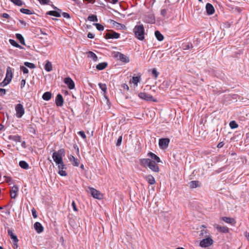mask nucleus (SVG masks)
Masks as SVG:
<instances>
[{
    "label": "nucleus",
    "mask_w": 249,
    "mask_h": 249,
    "mask_svg": "<svg viewBox=\"0 0 249 249\" xmlns=\"http://www.w3.org/2000/svg\"><path fill=\"white\" fill-rule=\"evenodd\" d=\"M152 74L154 76L155 78L157 79L158 77L159 72L157 71L156 69L154 68L152 70Z\"/></svg>",
    "instance_id": "44"
},
{
    "label": "nucleus",
    "mask_w": 249,
    "mask_h": 249,
    "mask_svg": "<svg viewBox=\"0 0 249 249\" xmlns=\"http://www.w3.org/2000/svg\"><path fill=\"white\" fill-rule=\"evenodd\" d=\"M58 174L61 176H66L67 174L66 172L63 170H59Z\"/></svg>",
    "instance_id": "49"
},
{
    "label": "nucleus",
    "mask_w": 249,
    "mask_h": 249,
    "mask_svg": "<svg viewBox=\"0 0 249 249\" xmlns=\"http://www.w3.org/2000/svg\"><path fill=\"white\" fill-rule=\"evenodd\" d=\"M141 80V76H133L132 78L130 80V83H132L134 84L136 87L138 86V83Z\"/></svg>",
    "instance_id": "22"
},
{
    "label": "nucleus",
    "mask_w": 249,
    "mask_h": 249,
    "mask_svg": "<svg viewBox=\"0 0 249 249\" xmlns=\"http://www.w3.org/2000/svg\"><path fill=\"white\" fill-rule=\"evenodd\" d=\"M89 193L94 198L102 199L103 198V195L100 191L92 187H89Z\"/></svg>",
    "instance_id": "4"
},
{
    "label": "nucleus",
    "mask_w": 249,
    "mask_h": 249,
    "mask_svg": "<svg viewBox=\"0 0 249 249\" xmlns=\"http://www.w3.org/2000/svg\"><path fill=\"white\" fill-rule=\"evenodd\" d=\"M87 36L89 38H93L94 37V35L92 33H89Z\"/></svg>",
    "instance_id": "62"
},
{
    "label": "nucleus",
    "mask_w": 249,
    "mask_h": 249,
    "mask_svg": "<svg viewBox=\"0 0 249 249\" xmlns=\"http://www.w3.org/2000/svg\"><path fill=\"white\" fill-rule=\"evenodd\" d=\"M18 191L17 185H14L10 191L11 197L12 198H15L17 197V193Z\"/></svg>",
    "instance_id": "16"
},
{
    "label": "nucleus",
    "mask_w": 249,
    "mask_h": 249,
    "mask_svg": "<svg viewBox=\"0 0 249 249\" xmlns=\"http://www.w3.org/2000/svg\"><path fill=\"white\" fill-rule=\"evenodd\" d=\"M88 19L90 21H98L97 16L94 15H89L88 18Z\"/></svg>",
    "instance_id": "37"
},
{
    "label": "nucleus",
    "mask_w": 249,
    "mask_h": 249,
    "mask_svg": "<svg viewBox=\"0 0 249 249\" xmlns=\"http://www.w3.org/2000/svg\"><path fill=\"white\" fill-rule=\"evenodd\" d=\"M122 141V136H120L119 137V138L117 140V142L116 143V146H120L121 144Z\"/></svg>",
    "instance_id": "46"
},
{
    "label": "nucleus",
    "mask_w": 249,
    "mask_h": 249,
    "mask_svg": "<svg viewBox=\"0 0 249 249\" xmlns=\"http://www.w3.org/2000/svg\"><path fill=\"white\" fill-rule=\"evenodd\" d=\"M20 12L26 15H31L33 13L31 10L25 8H21L20 9Z\"/></svg>",
    "instance_id": "36"
},
{
    "label": "nucleus",
    "mask_w": 249,
    "mask_h": 249,
    "mask_svg": "<svg viewBox=\"0 0 249 249\" xmlns=\"http://www.w3.org/2000/svg\"><path fill=\"white\" fill-rule=\"evenodd\" d=\"M19 22L24 27L26 25V23L24 20H19Z\"/></svg>",
    "instance_id": "63"
},
{
    "label": "nucleus",
    "mask_w": 249,
    "mask_h": 249,
    "mask_svg": "<svg viewBox=\"0 0 249 249\" xmlns=\"http://www.w3.org/2000/svg\"><path fill=\"white\" fill-rule=\"evenodd\" d=\"M64 82L68 86L69 89H72L74 88V83L70 77L65 78L64 80Z\"/></svg>",
    "instance_id": "9"
},
{
    "label": "nucleus",
    "mask_w": 249,
    "mask_h": 249,
    "mask_svg": "<svg viewBox=\"0 0 249 249\" xmlns=\"http://www.w3.org/2000/svg\"><path fill=\"white\" fill-rule=\"evenodd\" d=\"M184 47V50H189L193 48V45L191 43H189L185 45Z\"/></svg>",
    "instance_id": "48"
},
{
    "label": "nucleus",
    "mask_w": 249,
    "mask_h": 249,
    "mask_svg": "<svg viewBox=\"0 0 249 249\" xmlns=\"http://www.w3.org/2000/svg\"><path fill=\"white\" fill-rule=\"evenodd\" d=\"M10 43L13 46L16 47L17 48H18L21 49H23V48L19 45L15 40L13 39H9Z\"/></svg>",
    "instance_id": "35"
},
{
    "label": "nucleus",
    "mask_w": 249,
    "mask_h": 249,
    "mask_svg": "<svg viewBox=\"0 0 249 249\" xmlns=\"http://www.w3.org/2000/svg\"><path fill=\"white\" fill-rule=\"evenodd\" d=\"M15 5L17 6H22L23 2L21 0H10Z\"/></svg>",
    "instance_id": "38"
},
{
    "label": "nucleus",
    "mask_w": 249,
    "mask_h": 249,
    "mask_svg": "<svg viewBox=\"0 0 249 249\" xmlns=\"http://www.w3.org/2000/svg\"><path fill=\"white\" fill-rule=\"evenodd\" d=\"M13 76V72L10 67H8L6 70V78L9 80V82H11Z\"/></svg>",
    "instance_id": "21"
},
{
    "label": "nucleus",
    "mask_w": 249,
    "mask_h": 249,
    "mask_svg": "<svg viewBox=\"0 0 249 249\" xmlns=\"http://www.w3.org/2000/svg\"><path fill=\"white\" fill-rule=\"evenodd\" d=\"M52 97V94L50 92H46L42 95V98L45 101H49Z\"/></svg>",
    "instance_id": "31"
},
{
    "label": "nucleus",
    "mask_w": 249,
    "mask_h": 249,
    "mask_svg": "<svg viewBox=\"0 0 249 249\" xmlns=\"http://www.w3.org/2000/svg\"><path fill=\"white\" fill-rule=\"evenodd\" d=\"M114 56L119 60H120L121 62L127 63L129 62V58L126 55L121 53L119 52H114Z\"/></svg>",
    "instance_id": "5"
},
{
    "label": "nucleus",
    "mask_w": 249,
    "mask_h": 249,
    "mask_svg": "<svg viewBox=\"0 0 249 249\" xmlns=\"http://www.w3.org/2000/svg\"><path fill=\"white\" fill-rule=\"evenodd\" d=\"M63 98L61 94H58L57 95L55 99V104L57 106L61 107L63 105Z\"/></svg>",
    "instance_id": "13"
},
{
    "label": "nucleus",
    "mask_w": 249,
    "mask_h": 249,
    "mask_svg": "<svg viewBox=\"0 0 249 249\" xmlns=\"http://www.w3.org/2000/svg\"><path fill=\"white\" fill-rule=\"evenodd\" d=\"M170 142V139L168 138H161L159 140V145L161 149H164L166 148Z\"/></svg>",
    "instance_id": "8"
},
{
    "label": "nucleus",
    "mask_w": 249,
    "mask_h": 249,
    "mask_svg": "<svg viewBox=\"0 0 249 249\" xmlns=\"http://www.w3.org/2000/svg\"><path fill=\"white\" fill-rule=\"evenodd\" d=\"M120 36V35L119 33H117L114 31H110L106 33V37L108 39H117L119 38Z\"/></svg>",
    "instance_id": "10"
},
{
    "label": "nucleus",
    "mask_w": 249,
    "mask_h": 249,
    "mask_svg": "<svg viewBox=\"0 0 249 249\" xmlns=\"http://www.w3.org/2000/svg\"><path fill=\"white\" fill-rule=\"evenodd\" d=\"M18 242H13V247L14 249H18Z\"/></svg>",
    "instance_id": "59"
},
{
    "label": "nucleus",
    "mask_w": 249,
    "mask_h": 249,
    "mask_svg": "<svg viewBox=\"0 0 249 249\" xmlns=\"http://www.w3.org/2000/svg\"><path fill=\"white\" fill-rule=\"evenodd\" d=\"M93 25H95L99 31H103L104 29V27L100 23H94Z\"/></svg>",
    "instance_id": "42"
},
{
    "label": "nucleus",
    "mask_w": 249,
    "mask_h": 249,
    "mask_svg": "<svg viewBox=\"0 0 249 249\" xmlns=\"http://www.w3.org/2000/svg\"><path fill=\"white\" fill-rule=\"evenodd\" d=\"M99 86L102 91H103L105 93L106 92L107 88L105 84L99 83Z\"/></svg>",
    "instance_id": "41"
},
{
    "label": "nucleus",
    "mask_w": 249,
    "mask_h": 249,
    "mask_svg": "<svg viewBox=\"0 0 249 249\" xmlns=\"http://www.w3.org/2000/svg\"><path fill=\"white\" fill-rule=\"evenodd\" d=\"M44 69L48 72L51 71L52 70V63L49 61H47L45 65Z\"/></svg>",
    "instance_id": "32"
},
{
    "label": "nucleus",
    "mask_w": 249,
    "mask_h": 249,
    "mask_svg": "<svg viewBox=\"0 0 249 249\" xmlns=\"http://www.w3.org/2000/svg\"><path fill=\"white\" fill-rule=\"evenodd\" d=\"M78 134L81 136V137L82 138H83L84 139H86V136L84 133V131H79L78 132Z\"/></svg>",
    "instance_id": "51"
},
{
    "label": "nucleus",
    "mask_w": 249,
    "mask_h": 249,
    "mask_svg": "<svg viewBox=\"0 0 249 249\" xmlns=\"http://www.w3.org/2000/svg\"><path fill=\"white\" fill-rule=\"evenodd\" d=\"M62 16L65 18H70V15L68 13H66V12L62 13Z\"/></svg>",
    "instance_id": "56"
},
{
    "label": "nucleus",
    "mask_w": 249,
    "mask_h": 249,
    "mask_svg": "<svg viewBox=\"0 0 249 249\" xmlns=\"http://www.w3.org/2000/svg\"><path fill=\"white\" fill-rule=\"evenodd\" d=\"M206 10L208 15H213L215 11L214 8L212 4L208 3L206 5Z\"/></svg>",
    "instance_id": "12"
},
{
    "label": "nucleus",
    "mask_w": 249,
    "mask_h": 249,
    "mask_svg": "<svg viewBox=\"0 0 249 249\" xmlns=\"http://www.w3.org/2000/svg\"><path fill=\"white\" fill-rule=\"evenodd\" d=\"M135 37L140 40L144 39V28L142 24L136 25L133 29Z\"/></svg>",
    "instance_id": "1"
},
{
    "label": "nucleus",
    "mask_w": 249,
    "mask_h": 249,
    "mask_svg": "<svg viewBox=\"0 0 249 249\" xmlns=\"http://www.w3.org/2000/svg\"><path fill=\"white\" fill-rule=\"evenodd\" d=\"M16 111V117L18 118H21L24 114V109L22 105L18 104L15 107Z\"/></svg>",
    "instance_id": "6"
},
{
    "label": "nucleus",
    "mask_w": 249,
    "mask_h": 249,
    "mask_svg": "<svg viewBox=\"0 0 249 249\" xmlns=\"http://www.w3.org/2000/svg\"><path fill=\"white\" fill-rule=\"evenodd\" d=\"M3 178H5V181L9 183L12 181V178L10 177L4 176Z\"/></svg>",
    "instance_id": "50"
},
{
    "label": "nucleus",
    "mask_w": 249,
    "mask_h": 249,
    "mask_svg": "<svg viewBox=\"0 0 249 249\" xmlns=\"http://www.w3.org/2000/svg\"><path fill=\"white\" fill-rule=\"evenodd\" d=\"M24 65L28 68L31 69H34L36 68V66L34 64L28 62H25L24 63Z\"/></svg>",
    "instance_id": "40"
},
{
    "label": "nucleus",
    "mask_w": 249,
    "mask_h": 249,
    "mask_svg": "<svg viewBox=\"0 0 249 249\" xmlns=\"http://www.w3.org/2000/svg\"><path fill=\"white\" fill-rule=\"evenodd\" d=\"M151 160L149 159H142L141 160L140 163L144 167H148Z\"/></svg>",
    "instance_id": "25"
},
{
    "label": "nucleus",
    "mask_w": 249,
    "mask_h": 249,
    "mask_svg": "<svg viewBox=\"0 0 249 249\" xmlns=\"http://www.w3.org/2000/svg\"><path fill=\"white\" fill-rule=\"evenodd\" d=\"M20 70H21L24 74H26L29 72V71L27 68L24 66L20 67Z\"/></svg>",
    "instance_id": "47"
},
{
    "label": "nucleus",
    "mask_w": 249,
    "mask_h": 249,
    "mask_svg": "<svg viewBox=\"0 0 249 249\" xmlns=\"http://www.w3.org/2000/svg\"><path fill=\"white\" fill-rule=\"evenodd\" d=\"M1 16L5 18H10V16L7 13H3Z\"/></svg>",
    "instance_id": "60"
},
{
    "label": "nucleus",
    "mask_w": 249,
    "mask_h": 249,
    "mask_svg": "<svg viewBox=\"0 0 249 249\" xmlns=\"http://www.w3.org/2000/svg\"><path fill=\"white\" fill-rule=\"evenodd\" d=\"M155 35L158 40L161 41L164 39L163 36L160 33L159 31H156L155 32Z\"/></svg>",
    "instance_id": "28"
},
{
    "label": "nucleus",
    "mask_w": 249,
    "mask_h": 249,
    "mask_svg": "<svg viewBox=\"0 0 249 249\" xmlns=\"http://www.w3.org/2000/svg\"><path fill=\"white\" fill-rule=\"evenodd\" d=\"M207 231L203 230L201 231L200 235L202 237H203V236H204V234H207Z\"/></svg>",
    "instance_id": "61"
},
{
    "label": "nucleus",
    "mask_w": 249,
    "mask_h": 249,
    "mask_svg": "<svg viewBox=\"0 0 249 249\" xmlns=\"http://www.w3.org/2000/svg\"><path fill=\"white\" fill-rule=\"evenodd\" d=\"M9 139L16 142H20L21 139L20 136L18 135H10L9 137Z\"/></svg>",
    "instance_id": "27"
},
{
    "label": "nucleus",
    "mask_w": 249,
    "mask_h": 249,
    "mask_svg": "<svg viewBox=\"0 0 249 249\" xmlns=\"http://www.w3.org/2000/svg\"><path fill=\"white\" fill-rule=\"evenodd\" d=\"M138 96L141 99L144 100L146 101H156V100L154 99L152 96L145 92H140V93H139Z\"/></svg>",
    "instance_id": "7"
},
{
    "label": "nucleus",
    "mask_w": 249,
    "mask_h": 249,
    "mask_svg": "<svg viewBox=\"0 0 249 249\" xmlns=\"http://www.w3.org/2000/svg\"><path fill=\"white\" fill-rule=\"evenodd\" d=\"M206 238L202 239L199 243V245L202 248H206L210 246L213 244V240L209 234L205 236Z\"/></svg>",
    "instance_id": "3"
},
{
    "label": "nucleus",
    "mask_w": 249,
    "mask_h": 249,
    "mask_svg": "<svg viewBox=\"0 0 249 249\" xmlns=\"http://www.w3.org/2000/svg\"><path fill=\"white\" fill-rule=\"evenodd\" d=\"M7 233L8 235L10 236L11 239L12 240L13 242H18V239L17 236L14 234L12 230L8 229L7 230Z\"/></svg>",
    "instance_id": "20"
},
{
    "label": "nucleus",
    "mask_w": 249,
    "mask_h": 249,
    "mask_svg": "<svg viewBox=\"0 0 249 249\" xmlns=\"http://www.w3.org/2000/svg\"><path fill=\"white\" fill-rule=\"evenodd\" d=\"M25 83L26 80L25 79H22L20 83V87L21 89H22L25 86Z\"/></svg>",
    "instance_id": "58"
},
{
    "label": "nucleus",
    "mask_w": 249,
    "mask_h": 249,
    "mask_svg": "<svg viewBox=\"0 0 249 249\" xmlns=\"http://www.w3.org/2000/svg\"><path fill=\"white\" fill-rule=\"evenodd\" d=\"M214 227L221 232L227 233L229 232V229L227 227L221 226L218 224L214 225Z\"/></svg>",
    "instance_id": "14"
},
{
    "label": "nucleus",
    "mask_w": 249,
    "mask_h": 249,
    "mask_svg": "<svg viewBox=\"0 0 249 249\" xmlns=\"http://www.w3.org/2000/svg\"><path fill=\"white\" fill-rule=\"evenodd\" d=\"M229 125H230V127L232 129L236 128L238 127V126L237 124L236 123V122L235 121H231L229 124Z\"/></svg>",
    "instance_id": "39"
},
{
    "label": "nucleus",
    "mask_w": 249,
    "mask_h": 249,
    "mask_svg": "<svg viewBox=\"0 0 249 249\" xmlns=\"http://www.w3.org/2000/svg\"><path fill=\"white\" fill-rule=\"evenodd\" d=\"M200 182L198 180L191 181L189 183V186L191 188H196L197 187L200 186Z\"/></svg>",
    "instance_id": "23"
},
{
    "label": "nucleus",
    "mask_w": 249,
    "mask_h": 249,
    "mask_svg": "<svg viewBox=\"0 0 249 249\" xmlns=\"http://www.w3.org/2000/svg\"><path fill=\"white\" fill-rule=\"evenodd\" d=\"M39 2L43 4H47L49 3V0H38Z\"/></svg>",
    "instance_id": "57"
},
{
    "label": "nucleus",
    "mask_w": 249,
    "mask_h": 249,
    "mask_svg": "<svg viewBox=\"0 0 249 249\" xmlns=\"http://www.w3.org/2000/svg\"><path fill=\"white\" fill-rule=\"evenodd\" d=\"M16 38L19 41L20 43L21 44L24 45H25L24 39L21 34H17L16 35Z\"/></svg>",
    "instance_id": "33"
},
{
    "label": "nucleus",
    "mask_w": 249,
    "mask_h": 249,
    "mask_svg": "<svg viewBox=\"0 0 249 249\" xmlns=\"http://www.w3.org/2000/svg\"><path fill=\"white\" fill-rule=\"evenodd\" d=\"M58 166L59 170H63L65 168V165L63 161L60 163L56 164Z\"/></svg>",
    "instance_id": "45"
},
{
    "label": "nucleus",
    "mask_w": 249,
    "mask_h": 249,
    "mask_svg": "<svg viewBox=\"0 0 249 249\" xmlns=\"http://www.w3.org/2000/svg\"><path fill=\"white\" fill-rule=\"evenodd\" d=\"M71 164L74 166H78L79 164V160L75 158L74 156L71 155L69 158Z\"/></svg>",
    "instance_id": "17"
},
{
    "label": "nucleus",
    "mask_w": 249,
    "mask_h": 249,
    "mask_svg": "<svg viewBox=\"0 0 249 249\" xmlns=\"http://www.w3.org/2000/svg\"><path fill=\"white\" fill-rule=\"evenodd\" d=\"M10 82H9V80L5 78L4 80L0 83V87H4L8 84Z\"/></svg>",
    "instance_id": "43"
},
{
    "label": "nucleus",
    "mask_w": 249,
    "mask_h": 249,
    "mask_svg": "<svg viewBox=\"0 0 249 249\" xmlns=\"http://www.w3.org/2000/svg\"><path fill=\"white\" fill-rule=\"evenodd\" d=\"M145 178L147 181V182L149 183V184L151 185L154 184L156 182L155 179L153 176L151 175H148L146 176H145Z\"/></svg>",
    "instance_id": "24"
},
{
    "label": "nucleus",
    "mask_w": 249,
    "mask_h": 249,
    "mask_svg": "<svg viewBox=\"0 0 249 249\" xmlns=\"http://www.w3.org/2000/svg\"><path fill=\"white\" fill-rule=\"evenodd\" d=\"M34 227L35 230L38 233H41L43 231L44 228L42 225L38 222H36L34 225Z\"/></svg>",
    "instance_id": "15"
},
{
    "label": "nucleus",
    "mask_w": 249,
    "mask_h": 249,
    "mask_svg": "<svg viewBox=\"0 0 249 249\" xmlns=\"http://www.w3.org/2000/svg\"><path fill=\"white\" fill-rule=\"evenodd\" d=\"M221 219L225 222L231 225H234L236 223L235 220L232 218L229 217H222Z\"/></svg>",
    "instance_id": "19"
},
{
    "label": "nucleus",
    "mask_w": 249,
    "mask_h": 249,
    "mask_svg": "<svg viewBox=\"0 0 249 249\" xmlns=\"http://www.w3.org/2000/svg\"><path fill=\"white\" fill-rule=\"evenodd\" d=\"M245 236L247 238V239L249 240V233L246 232L245 233Z\"/></svg>",
    "instance_id": "64"
},
{
    "label": "nucleus",
    "mask_w": 249,
    "mask_h": 249,
    "mask_svg": "<svg viewBox=\"0 0 249 249\" xmlns=\"http://www.w3.org/2000/svg\"><path fill=\"white\" fill-rule=\"evenodd\" d=\"M88 56L89 58H92L94 61H97L98 57L95 53L91 51H89L88 53Z\"/></svg>",
    "instance_id": "30"
},
{
    "label": "nucleus",
    "mask_w": 249,
    "mask_h": 249,
    "mask_svg": "<svg viewBox=\"0 0 249 249\" xmlns=\"http://www.w3.org/2000/svg\"><path fill=\"white\" fill-rule=\"evenodd\" d=\"M148 156L150 157L152 160H154L155 162L159 163L161 162L160 158L154 153L149 152L148 153Z\"/></svg>",
    "instance_id": "18"
},
{
    "label": "nucleus",
    "mask_w": 249,
    "mask_h": 249,
    "mask_svg": "<svg viewBox=\"0 0 249 249\" xmlns=\"http://www.w3.org/2000/svg\"><path fill=\"white\" fill-rule=\"evenodd\" d=\"M71 205H72V207L73 208V210L74 211H75V212H77L78 209H77V208L76 207V204H75V203L74 201H72V203H71Z\"/></svg>",
    "instance_id": "55"
},
{
    "label": "nucleus",
    "mask_w": 249,
    "mask_h": 249,
    "mask_svg": "<svg viewBox=\"0 0 249 249\" xmlns=\"http://www.w3.org/2000/svg\"><path fill=\"white\" fill-rule=\"evenodd\" d=\"M6 94V89L0 88V96H2Z\"/></svg>",
    "instance_id": "52"
},
{
    "label": "nucleus",
    "mask_w": 249,
    "mask_h": 249,
    "mask_svg": "<svg viewBox=\"0 0 249 249\" xmlns=\"http://www.w3.org/2000/svg\"><path fill=\"white\" fill-rule=\"evenodd\" d=\"M19 165L24 169H27L29 168L28 164L25 161L22 160L19 161Z\"/></svg>",
    "instance_id": "34"
},
{
    "label": "nucleus",
    "mask_w": 249,
    "mask_h": 249,
    "mask_svg": "<svg viewBox=\"0 0 249 249\" xmlns=\"http://www.w3.org/2000/svg\"><path fill=\"white\" fill-rule=\"evenodd\" d=\"M150 170L155 172H159V167L158 164L154 160H151L148 166Z\"/></svg>",
    "instance_id": "11"
},
{
    "label": "nucleus",
    "mask_w": 249,
    "mask_h": 249,
    "mask_svg": "<svg viewBox=\"0 0 249 249\" xmlns=\"http://www.w3.org/2000/svg\"><path fill=\"white\" fill-rule=\"evenodd\" d=\"M47 14L55 17H61V14H60V12H58V11H50L47 13Z\"/></svg>",
    "instance_id": "29"
},
{
    "label": "nucleus",
    "mask_w": 249,
    "mask_h": 249,
    "mask_svg": "<svg viewBox=\"0 0 249 249\" xmlns=\"http://www.w3.org/2000/svg\"><path fill=\"white\" fill-rule=\"evenodd\" d=\"M32 213L33 216L34 218H36L37 217V214L36 212V210L34 208H33L32 210Z\"/></svg>",
    "instance_id": "53"
},
{
    "label": "nucleus",
    "mask_w": 249,
    "mask_h": 249,
    "mask_svg": "<svg viewBox=\"0 0 249 249\" xmlns=\"http://www.w3.org/2000/svg\"><path fill=\"white\" fill-rule=\"evenodd\" d=\"M65 155V151L63 148L60 149L57 151H54L52 155V158L56 164L63 161V158Z\"/></svg>",
    "instance_id": "2"
},
{
    "label": "nucleus",
    "mask_w": 249,
    "mask_h": 249,
    "mask_svg": "<svg viewBox=\"0 0 249 249\" xmlns=\"http://www.w3.org/2000/svg\"><path fill=\"white\" fill-rule=\"evenodd\" d=\"M107 66V63L106 62H102L99 63L96 66V68L99 71L105 69Z\"/></svg>",
    "instance_id": "26"
},
{
    "label": "nucleus",
    "mask_w": 249,
    "mask_h": 249,
    "mask_svg": "<svg viewBox=\"0 0 249 249\" xmlns=\"http://www.w3.org/2000/svg\"><path fill=\"white\" fill-rule=\"evenodd\" d=\"M167 13V10L165 9H161L160 11V14L163 17H165L166 16V14Z\"/></svg>",
    "instance_id": "54"
}]
</instances>
